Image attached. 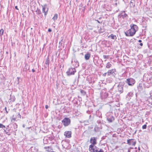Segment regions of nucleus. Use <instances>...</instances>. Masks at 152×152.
I'll use <instances>...</instances> for the list:
<instances>
[{"mask_svg":"<svg viewBox=\"0 0 152 152\" xmlns=\"http://www.w3.org/2000/svg\"><path fill=\"white\" fill-rule=\"evenodd\" d=\"M116 71L115 69L109 70L107 72V75L108 76L112 75L113 76H115L116 75Z\"/></svg>","mask_w":152,"mask_h":152,"instance_id":"0eeeda50","label":"nucleus"},{"mask_svg":"<svg viewBox=\"0 0 152 152\" xmlns=\"http://www.w3.org/2000/svg\"><path fill=\"white\" fill-rule=\"evenodd\" d=\"M134 94L132 92H129L126 97V99L129 100L133 96Z\"/></svg>","mask_w":152,"mask_h":152,"instance_id":"9b49d317","label":"nucleus"},{"mask_svg":"<svg viewBox=\"0 0 152 152\" xmlns=\"http://www.w3.org/2000/svg\"><path fill=\"white\" fill-rule=\"evenodd\" d=\"M147 125L146 124H144L143 125L142 127V128L143 129H145L146 128Z\"/></svg>","mask_w":152,"mask_h":152,"instance_id":"7c9ffc66","label":"nucleus"},{"mask_svg":"<svg viewBox=\"0 0 152 152\" xmlns=\"http://www.w3.org/2000/svg\"><path fill=\"white\" fill-rule=\"evenodd\" d=\"M121 17L124 19H127L128 18V15L127 14L125 13V12L124 11L121 13Z\"/></svg>","mask_w":152,"mask_h":152,"instance_id":"4468645a","label":"nucleus"},{"mask_svg":"<svg viewBox=\"0 0 152 152\" xmlns=\"http://www.w3.org/2000/svg\"><path fill=\"white\" fill-rule=\"evenodd\" d=\"M0 128L4 129V128H5V126L3 124L0 123Z\"/></svg>","mask_w":152,"mask_h":152,"instance_id":"a878e982","label":"nucleus"},{"mask_svg":"<svg viewBox=\"0 0 152 152\" xmlns=\"http://www.w3.org/2000/svg\"><path fill=\"white\" fill-rule=\"evenodd\" d=\"M118 90L120 93H122L123 91V86L120 83H119L118 86Z\"/></svg>","mask_w":152,"mask_h":152,"instance_id":"ddd939ff","label":"nucleus"},{"mask_svg":"<svg viewBox=\"0 0 152 152\" xmlns=\"http://www.w3.org/2000/svg\"><path fill=\"white\" fill-rule=\"evenodd\" d=\"M49 58L48 57L46 59V61L45 62V64H46L47 65H49Z\"/></svg>","mask_w":152,"mask_h":152,"instance_id":"5701e85b","label":"nucleus"},{"mask_svg":"<svg viewBox=\"0 0 152 152\" xmlns=\"http://www.w3.org/2000/svg\"><path fill=\"white\" fill-rule=\"evenodd\" d=\"M23 126V128H25V125L24 124H23L22 126Z\"/></svg>","mask_w":152,"mask_h":152,"instance_id":"c03bdc74","label":"nucleus"},{"mask_svg":"<svg viewBox=\"0 0 152 152\" xmlns=\"http://www.w3.org/2000/svg\"><path fill=\"white\" fill-rule=\"evenodd\" d=\"M62 44V43H61V42H59V44Z\"/></svg>","mask_w":152,"mask_h":152,"instance_id":"3c124183","label":"nucleus"},{"mask_svg":"<svg viewBox=\"0 0 152 152\" xmlns=\"http://www.w3.org/2000/svg\"><path fill=\"white\" fill-rule=\"evenodd\" d=\"M15 8L17 10H18V7L17 6H16L15 7Z\"/></svg>","mask_w":152,"mask_h":152,"instance_id":"37998d69","label":"nucleus"},{"mask_svg":"<svg viewBox=\"0 0 152 152\" xmlns=\"http://www.w3.org/2000/svg\"><path fill=\"white\" fill-rule=\"evenodd\" d=\"M112 66V65L110 63V62L107 63L106 65V68L109 69Z\"/></svg>","mask_w":152,"mask_h":152,"instance_id":"4be33fe9","label":"nucleus"},{"mask_svg":"<svg viewBox=\"0 0 152 152\" xmlns=\"http://www.w3.org/2000/svg\"><path fill=\"white\" fill-rule=\"evenodd\" d=\"M138 150H140V147H139L138 148Z\"/></svg>","mask_w":152,"mask_h":152,"instance_id":"09e8293b","label":"nucleus"},{"mask_svg":"<svg viewBox=\"0 0 152 152\" xmlns=\"http://www.w3.org/2000/svg\"><path fill=\"white\" fill-rule=\"evenodd\" d=\"M103 57L104 59H108L109 58V56H106L104 55Z\"/></svg>","mask_w":152,"mask_h":152,"instance_id":"cd10ccee","label":"nucleus"},{"mask_svg":"<svg viewBox=\"0 0 152 152\" xmlns=\"http://www.w3.org/2000/svg\"><path fill=\"white\" fill-rule=\"evenodd\" d=\"M137 88L139 91H141L142 90V83H140L137 86Z\"/></svg>","mask_w":152,"mask_h":152,"instance_id":"f3484780","label":"nucleus"},{"mask_svg":"<svg viewBox=\"0 0 152 152\" xmlns=\"http://www.w3.org/2000/svg\"><path fill=\"white\" fill-rule=\"evenodd\" d=\"M16 120L15 118H14V115H13L12 116V118L11 119V121H15Z\"/></svg>","mask_w":152,"mask_h":152,"instance_id":"c85d7f7f","label":"nucleus"},{"mask_svg":"<svg viewBox=\"0 0 152 152\" xmlns=\"http://www.w3.org/2000/svg\"><path fill=\"white\" fill-rule=\"evenodd\" d=\"M42 12L45 13V15H47L48 10L47 5L45 4L43 6L42 5Z\"/></svg>","mask_w":152,"mask_h":152,"instance_id":"9d476101","label":"nucleus"},{"mask_svg":"<svg viewBox=\"0 0 152 152\" xmlns=\"http://www.w3.org/2000/svg\"><path fill=\"white\" fill-rule=\"evenodd\" d=\"M97 152H104V151L103 149H100L99 150H97Z\"/></svg>","mask_w":152,"mask_h":152,"instance_id":"2f4dec72","label":"nucleus"},{"mask_svg":"<svg viewBox=\"0 0 152 152\" xmlns=\"http://www.w3.org/2000/svg\"><path fill=\"white\" fill-rule=\"evenodd\" d=\"M102 31V32H104V31Z\"/></svg>","mask_w":152,"mask_h":152,"instance_id":"5fc2aeb1","label":"nucleus"},{"mask_svg":"<svg viewBox=\"0 0 152 152\" xmlns=\"http://www.w3.org/2000/svg\"><path fill=\"white\" fill-rule=\"evenodd\" d=\"M52 31V29L50 28H49L48 29V31L49 32H50Z\"/></svg>","mask_w":152,"mask_h":152,"instance_id":"f704fd0d","label":"nucleus"},{"mask_svg":"<svg viewBox=\"0 0 152 152\" xmlns=\"http://www.w3.org/2000/svg\"><path fill=\"white\" fill-rule=\"evenodd\" d=\"M45 108L46 109H47L48 108V105H46L45 106Z\"/></svg>","mask_w":152,"mask_h":152,"instance_id":"e433bc0d","label":"nucleus"},{"mask_svg":"<svg viewBox=\"0 0 152 152\" xmlns=\"http://www.w3.org/2000/svg\"><path fill=\"white\" fill-rule=\"evenodd\" d=\"M4 30L2 29L0 30V35H2L4 33Z\"/></svg>","mask_w":152,"mask_h":152,"instance_id":"bb28decb","label":"nucleus"},{"mask_svg":"<svg viewBox=\"0 0 152 152\" xmlns=\"http://www.w3.org/2000/svg\"><path fill=\"white\" fill-rule=\"evenodd\" d=\"M96 140V137H91L90 141V142L91 144L90 145H95L97 144Z\"/></svg>","mask_w":152,"mask_h":152,"instance_id":"6e6552de","label":"nucleus"},{"mask_svg":"<svg viewBox=\"0 0 152 152\" xmlns=\"http://www.w3.org/2000/svg\"><path fill=\"white\" fill-rule=\"evenodd\" d=\"M28 68V69H29V67H28V65L27 64H25V67L23 68V71H25L26 72L27 69V68Z\"/></svg>","mask_w":152,"mask_h":152,"instance_id":"b1692460","label":"nucleus"},{"mask_svg":"<svg viewBox=\"0 0 152 152\" xmlns=\"http://www.w3.org/2000/svg\"><path fill=\"white\" fill-rule=\"evenodd\" d=\"M107 74V72L104 73V74H102V76L104 77H105Z\"/></svg>","mask_w":152,"mask_h":152,"instance_id":"473e14b6","label":"nucleus"},{"mask_svg":"<svg viewBox=\"0 0 152 152\" xmlns=\"http://www.w3.org/2000/svg\"><path fill=\"white\" fill-rule=\"evenodd\" d=\"M127 143L130 145L134 146L136 144V141L134 139H129L127 140Z\"/></svg>","mask_w":152,"mask_h":152,"instance_id":"1a4fd4ad","label":"nucleus"},{"mask_svg":"<svg viewBox=\"0 0 152 152\" xmlns=\"http://www.w3.org/2000/svg\"><path fill=\"white\" fill-rule=\"evenodd\" d=\"M133 6H134V5H133V3L131 4V7Z\"/></svg>","mask_w":152,"mask_h":152,"instance_id":"a18cd8bd","label":"nucleus"},{"mask_svg":"<svg viewBox=\"0 0 152 152\" xmlns=\"http://www.w3.org/2000/svg\"><path fill=\"white\" fill-rule=\"evenodd\" d=\"M37 13L39 15H40L41 13V11L39 10H38L37 11Z\"/></svg>","mask_w":152,"mask_h":152,"instance_id":"c756f323","label":"nucleus"},{"mask_svg":"<svg viewBox=\"0 0 152 152\" xmlns=\"http://www.w3.org/2000/svg\"><path fill=\"white\" fill-rule=\"evenodd\" d=\"M96 21L99 23H102V22H100L98 20H95Z\"/></svg>","mask_w":152,"mask_h":152,"instance_id":"4c0bfd02","label":"nucleus"},{"mask_svg":"<svg viewBox=\"0 0 152 152\" xmlns=\"http://www.w3.org/2000/svg\"><path fill=\"white\" fill-rule=\"evenodd\" d=\"M130 28L125 32L126 36H133L138 31V27L136 25L131 24L130 25Z\"/></svg>","mask_w":152,"mask_h":152,"instance_id":"f257e3e1","label":"nucleus"},{"mask_svg":"<svg viewBox=\"0 0 152 152\" xmlns=\"http://www.w3.org/2000/svg\"><path fill=\"white\" fill-rule=\"evenodd\" d=\"M76 72V69L75 68H70L66 72V74L68 76L74 75Z\"/></svg>","mask_w":152,"mask_h":152,"instance_id":"423d86ee","label":"nucleus"},{"mask_svg":"<svg viewBox=\"0 0 152 152\" xmlns=\"http://www.w3.org/2000/svg\"><path fill=\"white\" fill-rule=\"evenodd\" d=\"M99 149L95 145H89L88 150L90 152H97V150Z\"/></svg>","mask_w":152,"mask_h":152,"instance_id":"39448f33","label":"nucleus"},{"mask_svg":"<svg viewBox=\"0 0 152 152\" xmlns=\"http://www.w3.org/2000/svg\"><path fill=\"white\" fill-rule=\"evenodd\" d=\"M17 117L18 118H21V115H20V114L19 113L18 114V115H17Z\"/></svg>","mask_w":152,"mask_h":152,"instance_id":"72a5a7b5","label":"nucleus"},{"mask_svg":"<svg viewBox=\"0 0 152 152\" xmlns=\"http://www.w3.org/2000/svg\"><path fill=\"white\" fill-rule=\"evenodd\" d=\"M125 82L129 86H133L135 84V80L133 78L130 77L127 78L126 79Z\"/></svg>","mask_w":152,"mask_h":152,"instance_id":"7ed1b4c3","label":"nucleus"},{"mask_svg":"<svg viewBox=\"0 0 152 152\" xmlns=\"http://www.w3.org/2000/svg\"><path fill=\"white\" fill-rule=\"evenodd\" d=\"M77 63L78 64V66H79V63L77 62Z\"/></svg>","mask_w":152,"mask_h":152,"instance_id":"603ef678","label":"nucleus"},{"mask_svg":"<svg viewBox=\"0 0 152 152\" xmlns=\"http://www.w3.org/2000/svg\"><path fill=\"white\" fill-rule=\"evenodd\" d=\"M5 110H6V113H8V112L7 110V108L6 107H5Z\"/></svg>","mask_w":152,"mask_h":152,"instance_id":"c9c22d12","label":"nucleus"},{"mask_svg":"<svg viewBox=\"0 0 152 152\" xmlns=\"http://www.w3.org/2000/svg\"><path fill=\"white\" fill-rule=\"evenodd\" d=\"M139 44L141 46H142L143 45L142 43L141 42H140V43Z\"/></svg>","mask_w":152,"mask_h":152,"instance_id":"ea45409f","label":"nucleus"},{"mask_svg":"<svg viewBox=\"0 0 152 152\" xmlns=\"http://www.w3.org/2000/svg\"><path fill=\"white\" fill-rule=\"evenodd\" d=\"M108 37L111 38L112 39H116L117 38L116 37L115 35L112 34L108 36Z\"/></svg>","mask_w":152,"mask_h":152,"instance_id":"a211bd4d","label":"nucleus"},{"mask_svg":"<svg viewBox=\"0 0 152 152\" xmlns=\"http://www.w3.org/2000/svg\"><path fill=\"white\" fill-rule=\"evenodd\" d=\"M91 54L89 53H87L85 56V58L86 60H88L89 59L90 57Z\"/></svg>","mask_w":152,"mask_h":152,"instance_id":"dca6fc26","label":"nucleus"},{"mask_svg":"<svg viewBox=\"0 0 152 152\" xmlns=\"http://www.w3.org/2000/svg\"><path fill=\"white\" fill-rule=\"evenodd\" d=\"M130 152V149H128V152Z\"/></svg>","mask_w":152,"mask_h":152,"instance_id":"49530a36","label":"nucleus"},{"mask_svg":"<svg viewBox=\"0 0 152 152\" xmlns=\"http://www.w3.org/2000/svg\"><path fill=\"white\" fill-rule=\"evenodd\" d=\"M72 132L70 131H66L64 133V135L66 137L70 138L71 137Z\"/></svg>","mask_w":152,"mask_h":152,"instance_id":"f8f14e48","label":"nucleus"},{"mask_svg":"<svg viewBox=\"0 0 152 152\" xmlns=\"http://www.w3.org/2000/svg\"><path fill=\"white\" fill-rule=\"evenodd\" d=\"M152 78V75L151 74L145 73L143 75V80L144 81H145L146 83H151V80Z\"/></svg>","mask_w":152,"mask_h":152,"instance_id":"f03ea898","label":"nucleus"},{"mask_svg":"<svg viewBox=\"0 0 152 152\" xmlns=\"http://www.w3.org/2000/svg\"><path fill=\"white\" fill-rule=\"evenodd\" d=\"M124 87L126 88H127L128 87V86L127 85H125L124 86Z\"/></svg>","mask_w":152,"mask_h":152,"instance_id":"58836bf2","label":"nucleus"},{"mask_svg":"<svg viewBox=\"0 0 152 152\" xmlns=\"http://www.w3.org/2000/svg\"><path fill=\"white\" fill-rule=\"evenodd\" d=\"M132 3H132V1H131V2H130V6H131V4H132Z\"/></svg>","mask_w":152,"mask_h":152,"instance_id":"de8ad7c7","label":"nucleus"},{"mask_svg":"<svg viewBox=\"0 0 152 152\" xmlns=\"http://www.w3.org/2000/svg\"><path fill=\"white\" fill-rule=\"evenodd\" d=\"M115 5H116V6L117 5V4L116 3H115Z\"/></svg>","mask_w":152,"mask_h":152,"instance_id":"8fccbe9b","label":"nucleus"},{"mask_svg":"<svg viewBox=\"0 0 152 152\" xmlns=\"http://www.w3.org/2000/svg\"><path fill=\"white\" fill-rule=\"evenodd\" d=\"M138 41L140 43V42H142V41L141 40H138Z\"/></svg>","mask_w":152,"mask_h":152,"instance_id":"79ce46f5","label":"nucleus"},{"mask_svg":"<svg viewBox=\"0 0 152 152\" xmlns=\"http://www.w3.org/2000/svg\"><path fill=\"white\" fill-rule=\"evenodd\" d=\"M5 128H4V129H3V130H4V132L5 133L7 134L8 135H10L11 134V133H10L9 132V130H7V129H5Z\"/></svg>","mask_w":152,"mask_h":152,"instance_id":"6ab92c4d","label":"nucleus"},{"mask_svg":"<svg viewBox=\"0 0 152 152\" xmlns=\"http://www.w3.org/2000/svg\"><path fill=\"white\" fill-rule=\"evenodd\" d=\"M107 119L109 122H112L114 120V118L113 116H109L107 117Z\"/></svg>","mask_w":152,"mask_h":152,"instance_id":"2eb2a0df","label":"nucleus"},{"mask_svg":"<svg viewBox=\"0 0 152 152\" xmlns=\"http://www.w3.org/2000/svg\"><path fill=\"white\" fill-rule=\"evenodd\" d=\"M80 93L83 96L85 95L86 92L83 90H81Z\"/></svg>","mask_w":152,"mask_h":152,"instance_id":"393cba45","label":"nucleus"},{"mask_svg":"<svg viewBox=\"0 0 152 152\" xmlns=\"http://www.w3.org/2000/svg\"><path fill=\"white\" fill-rule=\"evenodd\" d=\"M144 85L145 87L148 88L151 86L152 84L151 82L149 83H146L144 84Z\"/></svg>","mask_w":152,"mask_h":152,"instance_id":"aec40b11","label":"nucleus"},{"mask_svg":"<svg viewBox=\"0 0 152 152\" xmlns=\"http://www.w3.org/2000/svg\"><path fill=\"white\" fill-rule=\"evenodd\" d=\"M62 122L65 126H66L70 124L71 120L69 118H65L62 121Z\"/></svg>","mask_w":152,"mask_h":152,"instance_id":"20e7f679","label":"nucleus"},{"mask_svg":"<svg viewBox=\"0 0 152 152\" xmlns=\"http://www.w3.org/2000/svg\"><path fill=\"white\" fill-rule=\"evenodd\" d=\"M101 18V17H100V18H99V19H100Z\"/></svg>","mask_w":152,"mask_h":152,"instance_id":"864d4df0","label":"nucleus"},{"mask_svg":"<svg viewBox=\"0 0 152 152\" xmlns=\"http://www.w3.org/2000/svg\"><path fill=\"white\" fill-rule=\"evenodd\" d=\"M58 17V15L57 14H55L54 17L52 19L53 20L55 21L57 20Z\"/></svg>","mask_w":152,"mask_h":152,"instance_id":"412c9836","label":"nucleus"},{"mask_svg":"<svg viewBox=\"0 0 152 152\" xmlns=\"http://www.w3.org/2000/svg\"><path fill=\"white\" fill-rule=\"evenodd\" d=\"M32 71L33 72H35V70H34V69H32Z\"/></svg>","mask_w":152,"mask_h":152,"instance_id":"a19ab883","label":"nucleus"}]
</instances>
